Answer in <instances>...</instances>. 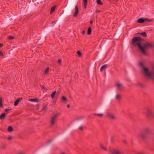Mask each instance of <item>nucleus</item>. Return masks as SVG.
I'll return each instance as SVG.
<instances>
[{
    "label": "nucleus",
    "mask_w": 154,
    "mask_h": 154,
    "mask_svg": "<svg viewBox=\"0 0 154 154\" xmlns=\"http://www.w3.org/2000/svg\"><path fill=\"white\" fill-rule=\"evenodd\" d=\"M142 39L140 37H134L132 41V44L134 46H137L139 49L140 50L142 54L144 55L146 54L145 50L143 49V48L142 47L140 44V43L142 41Z\"/></svg>",
    "instance_id": "f257e3e1"
},
{
    "label": "nucleus",
    "mask_w": 154,
    "mask_h": 154,
    "mask_svg": "<svg viewBox=\"0 0 154 154\" xmlns=\"http://www.w3.org/2000/svg\"><path fill=\"white\" fill-rule=\"evenodd\" d=\"M143 70L144 72V74L146 76L151 79H154V73L152 72H150L147 68L144 67H143Z\"/></svg>",
    "instance_id": "f03ea898"
},
{
    "label": "nucleus",
    "mask_w": 154,
    "mask_h": 154,
    "mask_svg": "<svg viewBox=\"0 0 154 154\" xmlns=\"http://www.w3.org/2000/svg\"><path fill=\"white\" fill-rule=\"evenodd\" d=\"M143 113L148 118H151L154 116V114L152 110L149 109H145L143 111Z\"/></svg>",
    "instance_id": "7ed1b4c3"
},
{
    "label": "nucleus",
    "mask_w": 154,
    "mask_h": 154,
    "mask_svg": "<svg viewBox=\"0 0 154 154\" xmlns=\"http://www.w3.org/2000/svg\"><path fill=\"white\" fill-rule=\"evenodd\" d=\"M59 115L60 114L58 113L54 114L52 115L50 121V123L51 125H53L56 122Z\"/></svg>",
    "instance_id": "20e7f679"
},
{
    "label": "nucleus",
    "mask_w": 154,
    "mask_h": 154,
    "mask_svg": "<svg viewBox=\"0 0 154 154\" xmlns=\"http://www.w3.org/2000/svg\"><path fill=\"white\" fill-rule=\"evenodd\" d=\"M106 116L109 119L114 120L116 119V117L115 116L114 114L111 113L107 112L106 114Z\"/></svg>",
    "instance_id": "39448f33"
},
{
    "label": "nucleus",
    "mask_w": 154,
    "mask_h": 154,
    "mask_svg": "<svg viewBox=\"0 0 154 154\" xmlns=\"http://www.w3.org/2000/svg\"><path fill=\"white\" fill-rule=\"evenodd\" d=\"M152 21V20H150L148 18H140L138 20L137 23H142L145 21L151 22Z\"/></svg>",
    "instance_id": "423d86ee"
},
{
    "label": "nucleus",
    "mask_w": 154,
    "mask_h": 154,
    "mask_svg": "<svg viewBox=\"0 0 154 154\" xmlns=\"http://www.w3.org/2000/svg\"><path fill=\"white\" fill-rule=\"evenodd\" d=\"M116 86L117 89L119 90H121L124 88V87L122 84L119 83H116Z\"/></svg>",
    "instance_id": "0eeeda50"
},
{
    "label": "nucleus",
    "mask_w": 154,
    "mask_h": 154,
    "mask_svg": "<svg viewBox=\"0 0 154 154\" xmlns=\"http://www.w3.org/2000/svg\"><path fill=\"white\" fill-rule=\"evenodd\" d=\"M153 45L151 43H146L144 44L143 47V49L145 50V48H148L150 47H152Z\"/></svg>",
    "instance_id": "6e6552de"
},
{
    "label": "nucleus",
    "mask_w": 154,
    "mask_h": 154,
    "mask_svg": "<svg viewBox=\"0 0 154 154\" xmlns=\"http://www.w3.org/2000/svg\"><path fill=\"white\" fill-rule=\"evenodd\" d=\"M139 137L142 139H143L146 137V134L143 131L141 132L139 135Z\"/></svg>",
    "instance_id": "1a4fd4ad"
},
{
    "label": "nucleus",
    "mask_w": 154,
    "mask_h": 154,
    "mask_svg": "<svg viewBox=\"0 0 154 154\" xmlns=\"http://www.w3.org/2000/svg\"><path fill=\"white\" fill-rule=\"evenodd\" d=\"M100 148L104 151H106L107 149L106 146L103 144H100Z\"/></svg>",
    "instance_id": "9d476101"
},
{
    "label": "nucleus",
    "mask_w": 154,
    "mask_h": 154,
    "mask_svg": "<svg viewBox=\"0 0 154 154\" xmlns=\"http://www.w3.org/2000/svg\"><path fill=\"white\" fill-rule=\"evenodd\" d=\"M79 8L77 6H76L75 7V11L74 13V16L76 17L78 13Z\"/></svg>",
    "instance_id": "9b49d317"
},
{
    "label": "nucleus",
    "mask_w": 154,
    "mask_h": 154,
    "mask_svg": "<svg viewBox=\"0 0 154 154\" xmlns=\"http://www.w3.org/2000/svg\"><path fill=\"white\" fill-rule=\"evenodd\" d=\"M107 67H108V66L107 64H104V65H103L101 67L100 69V71L101 72H102V71L103 69H106Z\"/></svg>",
    "instance_id": "f8f14e48"
},
{
    "label": "nucleus",
    "mask_w": 154,
    "mask_h": 154,
    "mask_svg": "<svg viewBox=\"0 0 154 154\" xmlns=\"http://www.w3.org/2000/svg\"><path fill=\"white\" fill-rule=\"evenodd\" d=\"M145 133H150L151 132L150 130L148 128H145L143 131Z\"/></svg>",
    "instance_id": "ddd939ff"
},
{
    "label": "nucleus",
    "mask_w": 154,
    "mask_h": 154,
    "mask_svg": "<svg viewBox=\"0 0 154 154\" xmlns=\"http://www.w3.org/2000/svg\"><path fill=\"white\" fill-rule=\"evenodd\" d=\"M121 95L119 94H117L116 97V99L117 100H119L121 99Z\"/></svg>",
    "instance_id": "4468645a"
},
{
    "label": "nucleus",
    "mask_w": 154,
    "mask_h": 154,
    "mask_svg": "<svg viewBox=\"0 0 154 154\" xmlns=\"http://www.w3.org/2000/svg\"><path fill=\"white\" fill-rule=\"evenodd\" d=\"M5 116V113H2L0 116V119L3 120Z\"/></svg>",
    "instance_id": "2eb2a0df"
},
{
    "label": "nucleus",
    "mask_w": 154,
    "mask_h": 154,
    "mask_svg": "<svg viewBox=\"0 0 154 154\" xmlns=\"http://www.w3.org/2000/svg\"><path fill=\"white\" fill-rule=\"evenodd\" d=\"M29 100L31 102H37L38 101V99H30Z\"/></svg>",
    "instance_id": "dca6fc26"
},
{
    "label": "nucleus",
    "mask_w": 154,
    "mask_h": 154,
    "mask_svg": "<svg viewBox=\"0 0 154 154\" xmlns=\"http://www.w3.org/2000/svg\"><path fill=\"white\" fill-rule=\"evenodd\" d=\"M137 34H140V35H143L144 37H146L147 36V35L146 33L145 32H141V33H137Z\"/></svg>",
    "instance_id": "f3484780"
},
{
    "label": "nucleus",
    "mask_w": 154,
    "mask_h": 154,
    "mask_svg": "<svg viewBox=\"0 0 154 154\" xmlns=\"http://www.w3.org/2000/svg\"><path fill=\"white\" fill-rule=\"evenodd\" d=\"M13 131V129L11 126H9L8 129V131L9 132H12Z\"/></svg>",
    "instance_id": "a211bd4d"
},
{
    "label": "nucleus",
    "mask_w": 154,
    "mask_h": 154,
    "mask_svg": "<svg viewBox=\"0 0 154 154\" xmlns=\"http://www.w3.org/2000/svg\"><path fill=\"white\" fill-rule=\"evenodd\" d=\"M96 2L98 5H103V3L101 2V0H97Z\"/></svg>",
    "instance_id": "6ab92c4d"
},
{
    "label": "nucleus",
    "mask_w": 154,
    "mask_h": 154,
    "mask_svg": "<svg viewBox=\"0 0 154 154\" xmlns=\"http://www.w3.org/2000/svg\"><path fill=\"white\" fill-rule=\"evenodd\" d=\"M91 27H89L88 30V34L90 35L91 34Z\"/></svg>",
    "instance_id": "aec40b11"
},
{
    "label": "nucleus",
    "mask_w": 154,
    "mask_h": 154,
    "mask_svg": "<svg viewBox=\"0 0 154 154\" xmlns=\"http://www.w3.org/2000/svg\"><path fill=\"white\" fill-rule=\"evenodd\" d=\"M84 2V5L85 8H86V6L87 3V0H83Z\"/></svg>",
    "instance_id": "412c9836"
},
{
    "label": "nucleus",
    "mask_w": 154,
    "mask_h": 154,
    "mask_svg": "<svg viewBox=\"0 0 154 154\" xmlns=\"http://www.w3.org/2000/svg\"><path fill=\"white\" fill-rule=\"evenodd\" d=\"M56 93V91H54L51 94V96L52 99H53L54 97V96L55 95V94Z\"/></svg>",
    "instance_id": "4be33fe9"
},
{
    "label": "nucleus",
    "mask_w": 154,
    "mask_h": 154,
    "mask_svg": "<svg viewBox=\"0 0 154 154\" xmlns=\"http://www.w3.org/2000/svg\"><path fill=\"white\" fill-rule=\"evenodd\" d=\"M55 9V7H53L51 9L50 11V14H52L54 11Z\"/></svg>",
    "instance_id": "5701e85b"
},
{
    "label": "nucleus",
    "mask_w": 154,
    "mask_h": 154,
    "mask_svg": "<svg viewBox=\"0 0 154 154\" xmlns=\"http://www.w3.org/2000/svg\"><path fill=\"white\" fill-rule=\"evenodd\" d=\"M49 70V68L48 67H47L46 68V69H45V71H44V73L45 74H47L48 73Z\"/></svg>",
    "instance_id": "b1692460"
},
{
    "label": "nucleus",
    "mask_w": 154,
    "mask_h": 154,
    "mask_svg": "<svg viewBox=\"0 0 154 154\" xmlns=\"http://www.w3.org/2000/svg\"><path fill=\"white\" fill-rule=\"evenodd\" d=\"M94 115L97 116L99 117H101L103 116V114L102 113H99V114H94Z\"/></svg>",
    "instance_id": "393cba45"
},
{
    "label": "nucleus",
    "mask_w": 154,
    "mask_h": 154,
    "mask_svg": "<svg viewBox=\"0 0 154 154\" xmlns=\"http://www.w3.org/2000/svg\"><path fill=\"white\" fill-rule=\"evenodd\" d=\"M2 98H0V107H3V105L2 103Z\"/></svg>",
    "instance_id": "a878e982"
},
{
    "label": "nucleus",
    "mask_w": 154,
    "mask_h": 154,
    "mask_svg": "<svg viewBox=\"0 0 154 154\" xmlns=\"http://www.w3.org/2000/svg\"><path fill=\"white\" fill-rule=\"evenodd\" d=\"M19 103V101L18 100H16L14 102V105L15 106H17L18 104V103Z\"/></svg>",
    "instance_id": "bb28decb"
},
{
    "label": "nucleus",
    "mask_w": 154,
    "mask_h": 154,
    "mask_svg": "<svg viewBox=\"0 0 154 154\" xmlns=\"http://www.w3.org/2000/svg\"><path fill=\"white\" fill-rule=\"evenodd\" d=\"M8 38L9 39L12 40L14 38V37L12 36H8Z\"/></svg>",
    "instance_id": "cd10ccee"
},
{
    "label": "nucleus",
    "mask_w": 154,
    "mask_h": 154,
    "mask_svg": "<svg viewBox=\"0 0 154 154\" xmlns=\"http://www.w3.org/2000/svg\"><path fill=\"white\" fill-rule=\"evenodd\" d=\"M62 100L63 101H65L66 100V99L64 96H63L62 97Z\"/></svg>",
    "instance_id": "c85d7f7f"
},
{
    "label": "nucleus",
    "mask_w": 154,
    "mask_h": 154,
    "mask_svg": "<svg viewBox=\"0 0 154 154\" xmlns=\"http://www.w3.org/2000/svg\"><path fill=\"white\" fill-rule=\"evenodd\" d=\"M77 53L79 57L81 56L82 55L81 52L79 51H77Z\"/></svg>",
    "instance_id": "c756f323"
},
{
    "label": "nucleus",
    "mask_w": 154,
    "mask_h": 154,
    "mask_svg": "<svg viewBox=\"0 0 154 154\" xmlns=\"http://www.w3.org/2000/svg\"><path fill=\"white\" fill-rule=\"evenodd\" d=\"M58 63L59 64H61L62 63V60L60 59H59L58 61Z\"/></svg>",
    "instance_id": "7c9ffc66"
},
{
    "label": "nucleus",
    "mask_w": 154,
    "mask_h": 154,
    "mask_svg": "<svg viewBox=\"0 0 154 154\" xmlns=\"http://www.w3.org/2000/svg\"><path fill=\"white\" fill-rule=\"evenodd\" d=\"M79 129L81 131H82L83 129V127L82 126H81L79 127Z\"/></svg>",
    "instance_id": "2f4dec72"
},
{
    "label": "nucleus",
    "mask_w": 154,
    "mask_h": 154,
    "mask_svg": "<svg viewBox=\"0 0 154 154\" xmlns=\"http://www.w3.org/2000/svg\"><path fill=\"white\" fill-rule=\"evenodd\" d=\"M22 100V98H19L17 100H18V101H19V102H20V101H21V100Z\"/></svg>",
    "instance_id": "473e14b6"
},
{
    "label": "nucleus",
    "mask_w": 154,
    "mask_h": 154,
    "mask_svg": "<svg viewBox=\"0 0 154 154\" xmlns=\"http://www.w3.org/2000/svg\"><path fill=\"white\" fill-rule=\"evenodd\" d=\"M11 110V109H6L5 110V111L6 112H8L9 110Z\"/></svg>",
    "instance_id": "72a5a7b5"
},
{
    "label": "nucleus",
    "mask_w": 154,
    "mask_h": 154,
    "mask_svg": "<svg viewBox=\"0 0 154 154\" xmlns=\"http://www.w3.org/2000/svg\"><path fill=\"white\" fill-rule=\"evenodd\" d=\"M137 154H145L144 152H140L138 153Z\"/></svg>",
    "instance_id": "f704fd0d"
},
{
    "label": "nucleus",
    "mask_w": 154,
    "mask_h": 154,
    "mask_svg": "<svg viewBox=\"0 0 154 154\" xmlns=\"http://www.w3.org/2000/svg\"><path fill=\"white\" fill-rule=\"evenodd\" d=\"M0 55L1 56H3V53L1 51H0Z\"/></svg>",
    "instance_id": "c9c22d12"
},
{
    "label": "nucleus",
    "mask_w": 154,
    "mask_h": 154,
    "mask_svg": "<svg viewBox=\"0 0 154 154\" xmlns=\"http://www.w3.org/2000/svg\"><path fill=\"white\" fill-rule=\"evenodd\" d=\"M139 64L141 66L143 67V65L142 63H139Z\"/></svg>",
    "instance_id": "e433bc0d"
},
{
    "label": "nucleus",
    "mask_w": 154,
    "mask_h": 154,
    "mask_svg": "<svg viewBox=\"0 0 154 154\" xmlns=\"http://www.w3.org/2000/svg\"><path fill=\"white\" fill-rule=\"evenodd\" d=\"M100 12V11L97 9L96 10V12Z\"/></svg>",
    "instance_id": "4c0bfd02"
},
{
    "label": "nucleus",
    "mask_w": 154,
    "mask_h": 154,
    "mask_svg": "<svg viewBox=\"0 0 154 154\" xmlns=\"http://www.w3.org/2000/svg\"><path fill=\"white\" fill-rule=\"evenodd\" d=\"M123 142L125 143H127V141L126 140H123Z\"/></svg>",
    "instance_id": "58836bf2"
},
{
    "label": "nucleus",
    "mask_w": 154,
    "mask_h": 154,
    "mask_svg": "<svg viewBox=\"0 0 154 154\" xmlns=\"http://www.w3.org/2000/svg\"><path fill=\"white\" fill-rule=\"evenodd\" d=\"M12 137L11 136H10V137H9L8 138V140H10L11 139Z\"/></svg>",
    "instance_id": "ea45409f"
},
{
    "label": "nucleus",
    "mask_w": 154,
    "mask_h": 154,
    "mask_svg": "<svg viewBox=\"0 0 154 154\" xmlns=\"http://www.w3.org/2000/svg\"><path fill=\"white\" fill-rule=\"evenodd\" d=\"M93 23V21L92 20H91L90 21V23L91 24H92Z\"/></svg>",
    "instance_id": "a19ab883"
},
{
    "label": "nucleus",
    "mask_w": 154,
    "mask_h": 154,
    "mask_svg": "<svg viewBox=\"0 0 154 154\" xmlns=\"http://www.w3.org/2000/svg\"><path fill=\"white\" fill-rule=\"evenodd\" d=\"M85 32V31H83V32H82V34H83V35H84Z\"/></svg>",
    "instance_id": "79ce46f5"
},
{
    "label": "nucleus",
    "mask_w": 154,
    "mask_h": 154,
    "mask_svg": "<svg viewBox=\"0 0 154 154\" xmlns=\"http://www.w3.org/2000/svg\"><path fill=\"white\" fill-rule=\"evenodd\" d=\"M67 108H69V107H70V105H69V104L67 105Z\"/></svg>",
    "instance_id": "37998d69"
},
{
    "label": "nucleus",
    "mask_w": 154,
    "mask_h": 154,
    "mask_svg": "<svg viewBox=\"0 0 154 154\" xmlns=\"http://www.w3.org/2000/svg\"><path fill=\"white\" fill-rule=\"evenodd\" d=\"M3 46V45L1 44H0V47L2 46Z\"/></svg>",
    "instance_id": "c03bdc74"
},
{
    "label": "nucleus",
    "mask_w": 154,
    "mask_h": 154,
    "mask_svg": "<svg viewBox=\"0 0 154 154\" xmlns=\"http://www.w3.org/2000/svg\"><path fill=\"white\" fill-rule=\"evenodd\" d=\"M61 154H65V153H63V152H62V153H61Z\"/></svg>",
    "instance_id": "a18cd8bd"
},
{
    "label": "nucleus",
    "mask_w": 154,
    "mask_h": 154,
    "mask_svg": "<svg viewBox=\"0 0 154 154\" xmlns=\"http://www.w3.org/2000/svg\"><path fill=\"white\" fill-rule=\"evenodd\" d=\"M111 140H112V138L111 139Z\"/></svg>",
    "instance_id": "49530a36"
},
{
    "label": "nucleus",
    "mask_w": 154,
    "mask_h": 154,
    "mask_svg": "<svg viewBox=\"0 0 154 154\" xmlns=\"http://www.w3.org/2000/svg\"><path fill=\"white\" fill-rule=\"evenodd\" d=\"M116 1H118V0H116Z\"/></svg>",
    "instance_id": "de8ad7c7"
}]
</instances>
